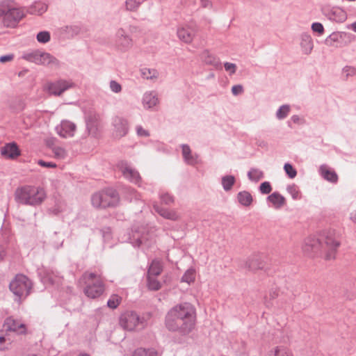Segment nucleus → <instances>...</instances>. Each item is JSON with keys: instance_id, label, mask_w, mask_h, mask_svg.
<instances>
[{"instance_id": "59", "label": "nucleus", "mask_w": 356, "mask_h": 356, "mask_svg": "<svg viewBox=\"0 0 356 356\" xmlns=\"http://www.w3.org/2000/svg\"><path fill=\"white\" fill-rule=\"evenodd\" d=\"M224 67L225 70L227 72H229L230 74H234L236 72V66L234 63L226 62L224 64Z\"/></svg>"}, {"instance_id": "16", "label": "nucleus", "mask_w": 356, "mask_h": 356, "mask_svg": "<svg viewBox=\"0 0 356 356\" xmlns=\"http://www.w3.org/2000/svg\"><path fill=\"white\" fill-rule=\"evenodd\" d=\"M3 327L6 332H13L17 334H25L26 332L25 324L13 317H8L5 320Z\"/></svg>"}, {"instance_id": "17", "label": "nucleus", "mask_w": 356, "mask_h": 356, "mask_svg": "<svg viewBox=\"0 0 356 356\" xmlns=\"http://www.w3.org/2000/svg\"><path fill=\"white\" fill-rule=\"evenodd\" d=\"M0 152L3 158L10 160L17 159L21 154V151L15 142L5 144L1 147Z\"/></svg>"}, {"instance_id": "34", "label": "nucleus", "mask_w": 356, "mask_h": 356, "mask_svg": "<svg viewBox=\"0 0 356 356\" xmlns=\"http://www.w3.org/2000/svg\"><path fill=\"white\" fill-rule=\"evenodd\" d=\"M246 266L250 270L262 269L264 268V264L261 261L258 256H254L253 257L250 258L246 262Z\"/></svg>"}, {"instance_id": "35", "label": "nucleus", "mask_w": 356, "mask_h": 356, "mask_svg": "<svg viewBox=\"0 0 356 356\" xmlns=\"http://www.w3.org/2000/svg\"><path fill=\"white\" fill-rule=\"evenodd\" d=\"M248 177L252 182H258L264 177V172L258 168H252L248 172Z\"/></svg>"}, {"instance_id": "7", "label": "nucleus", "mask_w": 356, "mask_h": 356, "mask_svg": "<svg viewBox=\"0 0 356 356\" xmlns=\"http://www.w3.org/2000/svg\"><path fill=\"white\" fill-rule=\"evenodd\" d=\"M32 286L31 280L22 274L17 275L9 284L10 290L15 296V300L19 302L30 294Z\"/></svg>"}, {"instance_id": "8", "label": "nucleus", "mask_w": 356, "mask_h": 356, "mask_svg": "<svg viewBox=\"0 0 356 356\" xmlns=\"http://www.w3.org/2000/svg\"><path fill=\"white\" fill-rule=\"evenodd\" d=\"M83 278L86 283L85 294L90 298H97L104 291V285L97 275L94 273H86Z\"/></svg>"}, {"instance_id": "61", "label": "nucleus", "mask_w": 356, "mask_h": 356, "mask_svg": "<svg viewBox=\"0 0 356 356\" xmlns=\"http://www.w3.org/2000/svg\"><path fill=\"white\" fill-rule=\"evenodd\" d=\"M38 163L40 166H42V167H46V168H56V163H52V162H47L43 160H39Z\"/></svg>"}, {"instance_id": "45", "label": "nucleus", "mask_w": 356, "mask_h": 356, "mask_svg": "<svg viewBox=\"0 0 356 356\" xmlns=\"http://www.w3.org/2000/svg\"><path fill=\"white\" fill-rule=\"evenodd\" d=\"M122 301V298L117 294L111 296L107 301V306L111 309H116Z\"/></svg>"}, {"instance_id": "23", "label": "nucleus", "mask_w": 356, "mask_h": 356, "mask_svg": "<svg viewBox=\"0 0 356 356\" xmlns=\"http://www.w3.org/2000/svg\"><path fill=\"white\" fill-rule=\"evenodd\" d=\"M39 65L54 67L57 68L60 67V61L49 53L41 51Z\"/></svg>"}, {"instance_id": "44", "label": "nucleus", "mask_w": 356, "mask_h": 356, "mask_svg": "<svg viewBox=\"0 0 356 356\" xmlns=\"http://www.w3.org/2000/svg\"><path fill=\"white\" fill-rule=\"evenodd\" d=\"M51 151L54 155V157L57 159H63L67 155L66 150L60 146H53L51 147Z\"/></svg>"}, {"instance_id": "25", "label": "nucleus", "mask_w": 356, "mask_h": 356, "mask_svg": "<svg viewBox=\"0 0 356 356\" xmlns=\"http://www.w3.org/2000/svg\"><path fill=\"white\" fill-rule=\"evenodd\" d=\"M48 9V4L43 1L33 2L27 9V13L31 15H42Z\"/></svg>"}, {"instance_id": "32", "label": "nucleus", "mask_w": 356, "mask_h": 356, "mask_svg": "<svg viewBox=\"0 0 356 356\" xmlns=\"http://www.w3.org/2000/svg\"><path fill=\"white\" fill-rule=\"evenodd\" d=\"M237 200L244 207L250 206L253 200L252 195L247 191H240L237 194Z\"/></svg>"}, {"instance_id": "20", "label": "nucleus", "mask_w": 356, "mask_h": 356, "mask_svg": "<svg viewBox=\"0 0 356 356\" xmlns=\"http://www.w3.org/2000/svg\"><path fill=\"white\" fill-rule=\"evenodd\" d=\"M300 45L303 54L309 55L314 48V42L311 35L307 33H302L300 36Z\"/></svg>"}, {"instance_id": "1", "label": "nucleus", "mask_w": 356, "mask_h": 356, "mask_svg": "<svg viewBox=\"0 0 356 356\" xmlns=\"http://www.w3.org/2000/svg\"><path fill=\"white\" fill-rule=\"evenodd\" d=\"M195 320V307L191 303L183 302L174 306L168 312L165 325L169 331L186 335L193 330Z\"/></svg>"}, {"instance_id": "33", "label": "nucleus", "mask_w": 356, "mask_h": 356, "mask_svg": "<svg viewBox=\"0 0 356 356\" xmlns=\"http://www.w3.org/2000/svg\"><path fill=\"white\" fill-rule=\"evenodd\" d=\"M40 51V50L36 49L26 52L22 55V58L27 61L39 65Z\"/></svg>"}, {"instance_id": "39", "label": "nucleus", "mask_w": 356, "mask_h": 356, "mask_svg": "<svg viewBox=\"0 0 356 356\" xmlns=\"http://www.w3.org/2000/svg\"><path fill=\"white\" fill-rule=\"evenodd\" d=\"M132 356H159V355L154 348L145 349L139 348L135 350Z\"/></svg>"}, {"instance_id": "4", "label": "nucleus", "mask_w": 356, "mask_h": 356, "mask_svg": "<svg viewBox=\"0 0 356 356\" xmlns=\"http://www.w3.org/2000/svg\"><path fill=\"white\" fill-rule=\"evenodd\" d=\"M25 16L24 9L15 6L10 1H3L0 3V19L4 26L14 28Z\"/></svg>"}, {"instance_id": "31", "label": "nucleus", "mask_w": 356, "mask_h": 356, "mask_svg": "<svg viewBox=\"0 0 356 356\" xmlns=\"http://www.w3.org/2000/svg\"><path fill=\"white\" fill-rule=\"evenodd\" d=\"M236 183V178L234 175H227L221 178V185L226 192L231 191Z\"/></svg>"}, {"instance_id": "54", "label": "nucleus", "mask_w": 356, "mask_h": 356, "mask_svg": "<svg viewBox=\"0 0 356 356\" xmlns=\"http://www.w3.org/2000/svg\"><path fill=\"white\" fill-rule=\"evenodd\" d=\"M110 89L115 93H119L122 90L121 85L116 81L111 80L109 83Z\"/></svg>"}, {"instance_id": "53", "label": "nucleus", "mask_w": 356, "mask_h": 356, "mask_svg": "<svg viewBox=\"0 0 356 356\" xmlns=\"http://www.w3.org/2000/svg\"><path fill=\"white\" fill-rule=\"evenodd\" d=\"M161 201L165 204H170L174 202V197L168 193L160 195Z\"/></svg>"}, {"instance_id": "12", "label": "nucleus", "mask_w": 356, "mask_h": 356, "mask_svg": "<svg viewBox=\"0 0 356 356\" xmlns=\"http://www.w3.org/2000/svg\"><path fill=\"white\" fill-rule=\"evenodd\" d=\"M37 273L41 282L45 285H52L58 287L62 284L63 277L60 275L57 270L42 266L38 268Z\"/></svg>"}, {"instance_id": "19", "label": "nucleus", "mask_w": 356, "mask_h": 356, "mask_svg": "<svg viewBox=\"0 0 356 356\" xmlns=\"http://www.w3.org/2000/svg\"><path fill=\"white\" fill-rule=\"evenodd\" d=\"M181 147L184 162L190 165H196L198 163V155L195 153L193 154L187 144H182Z\"/></svg>"}, {"instance_id": "42", "label": "nucleus", "mask_w": 356, "mask_h": 356, "mask_svg": "<svg viewBox=\"0 0 356 356\" xmlns=\"http://www.w3.org/2000/svg\"><path fill=\"white\" fill-rule=\"evenodd\" d=\"M341 34L339 32H333L328 35L325 40V44L327 46H334L335 42H339L341 39Z\"/></svg>"}, {"instance_id": "51", "label": "nucleus", "mask_w": 356, "mask_h": 356, "mask_svg": "<svg viewBox=\"0 0 356 356\" xmlns=\"http://www.w3.org/2000/svg\"><path fill=\"white\" fill-rule=\"evenodd\" d=\"M312 30L318 34L322 35L324 33L325 29L323 24L320 22H314L312 24Z\"/></svg>"}, {"instance_id": "6", "label": "nucleus", "mask_w": 356, "mask_h": 356, "mask_svg": "<svg viewBox=\"0 0 356 356\" xmlns=\"http://www.w3.org/2000/svg\"><path fill=\"white\" fill-rule=\"evenodd\" d=\"M122 241L130 243L134 248H141L145 250L152 247L155 241L153 234L146 231V228L142 227L138 229H132L131 232L124 236Z\"/></svg>"}, {"instance_id": "43", "label": "nucleus", "mask_w": 356, "mask_h": 356, "mask_svg": "<svg viewBox=\"0 0 356 356\" xmlns=\"http://www.w3.org/2000/svg\"><path fill=\"white\" fill-rule=\"evenodd\" d=\"M141 75L146 79H154L159 76V72L155 69L143 68L141 69Z\"/></svg>"}, {"instance_id": "50", "label": "nucleus", "mask_w": 356, "mask_h": 356, "mask_svg": "<svg viewBox=\"0 0 356 356\" xmlns=\"http://www.w3.org/2000/svg\"><path fill=\"white\" fill-rule=\"evenodd\" d=\"M37 40L40 43H47L50 40V33L48 31H40L37 34Z\"/></svg>"}, {"instance_id": "56", "label": "nucleus", "mask_w": 356, "mask_h": 356, "mask_svg": "<svg viewBox=\"0 0 356 356\" xmlns=\"http://www.w3.org/2000/svg\"><path fill=\"white\" fill-rule=\"evenodd\" d=\"M136 134L139 137H148L149 136V131L143 129L141 125H137L136 127Z\"/></svg>"}, {"instance_id": "60", "label": "nucleus", "mask_w": 356, "mask_h": 356, "mask_svg": "<svg viewBox=\"0 0 356 356\" xmlns=\"http://www.w3.org/2000/svg\"><path fill=\"white\" fill-rule=\"evenodd\" d=\"M243 92V87L241 85H234L232 88V92L236 96Z\"/></svg>"}, {"instance_id": "14", "label": "nucleus", "mask_w": 356, "mask_h": 356, "mask_svg": "<svg viewBox=\"0 0 356 356\" xmlns=\"http://www.w3.org/2000/svg\"><path fill=\"white\" fill-rule=\"evenodd\" d=\"M114 42L115 47L123 52L128 51L133 45L132 38L122 28L116 31Z\"/></svg>"}, {"instance_id": "13", "label": "nucleus", "mask_w": 356, "mask_h": 356, "mask_svg": "<svg viewBox=\"0 0 356 356\" xmlns=\"http://www.w3.org/2000/svg\"><path fill=\"white\" fill-rule=\"evenodd\" d=\"M112 135L114 138L120 139L127 135L129 124L127 119L122 116H115L112 119Z\"/></svg>"}, {"instance_id": "37", "label": "nucleus", "mask_w": 356, "mask_h": 356, "mask_svg": "<svg viewBox=\"0 0 356 356\" xmlns=\"http://www.w3.org/2000/svg\"><path fill=\"white\" fill-rule=\"evenodd\" d=\"M291 111V106L289 104H283L277 110L275 117L277 120H282L285 119Z\"/></svg>"}, {"instance_id": "48", "label": "nucleus", "mask_w": 356, "mask_h": 356, "mask_svg": "<svg viewBox=\"0 0 356 356\" xmlns=\"http://www.w3.org/2000/svg\"><path fill=\"white\" fill-rule=\"evenodd\" d=\"M86 129L88 134L95 136L97 134V128L95 122L90 118H87L86 121Z\"/></svg>"}, {"instance_id": "57", "label": "nucleus", "mask_w": 356, "mask_h": 356, "mask_svg": "<svg viewBox=\"0 0 356 356\" xmlns=\"http://www.w3.org/2000/svg\"><path fill=\"white\" fill-rule=\"evenodd\" d=\"M291 122L294 124H302L304 122L303 119L300 118L298 115H293L291 117L290 120L287 122V125L289 127H292Z\"/></svg>"}, {"instance_id": "21", "label": "nucleus", "mask_w": 356, "mask_h": 356, "mask_svg": "<svg viewBox=\"0 0 356 356\" xmlns=\"http://www.w3.org/2000/svg\"><path fill=\"white\" fill-rule=\"evenodd\" d=\"M318 172L325 180L332 184L337 183L339 179L337 174L334 170L329 168L325 164H323L320 166Z\"/></svg>"}, {"instance_id": "10", "label": "nucleus", "mask_w": 356, "mask_h": 356, "mask_svg": "<svg viewBox=\"0 0 356 356\" xmlns=\"http://www.w3.org/2000/svg\"><path fill=\"white\" fill-rule=\"evenodd\" d=\"M117 169L122 173L124 179L140 186L141 177L138 171L127 161H120L116 164Z\"/></svg>"}, {"instance_id": "64", "label": "nucleus", "mask_w": 356, "mask_h": 356, "mask_svg": "<svg viewBox=\"0 0 356 356\" xmlns=\"http://www.w3.org/2000/svg\"><path fill=\"white\" fill-rule=\"evenodd\" d=\"M350 219L356 223V210L350 213Z\"/></svg>"}, {"instance_id": "58", "label": "nucleus", "mask_w": 356, "mask_h": 356, "mask_svg": "<svg viewBox=\"0 0 356 356\" xmlns=\"http://www.w3.org/2000/svg\"><path fill=\"white\" fill-rule=\"evenodd\" d=\"M8 341L9 339L3 335V332H0V350H4L8 348L7 345L10 343Z\"/></svg>"}, {"instance_id": "27", "label": "nucleus", "mask_w": 356, "mask_h": 356, "mask_svg": "<svg viewBox=\"0 0 356 356\" xmlns=\"http://www.w3.org/2000/svg\"><path fill=\"white\" fill-rule=\"evenodd\" d=\"M267 201L270 202L274 208L280 209L285 204V198L277 192H274L267 197Z\"/></svg>"}, {"instance_id": "24", "label": "nucleus", "mask_w": 356, "mask_h": 356, "mask_svg": "<svg viewBox=\"0 0 356 356\" xmlns=\"http://www.w3.org/2000/svg\"><path fill=\"white\" fill-rule=\"evenodd\" d=\"M326 15L329 19L337 22H343L346 19V12L339 7L332 8Z\"/></svg>"}, {"instance_id": "18", "label": "nucleus", "mask_w": 356, "mask_h": 356, "mask_svg": "<svg viewBox=\"0 0 356 356\" xmlns=\"http://www.w3.org/2000/svg\"><path fill=\"white\" fill-rule=\"evenodd\" d=\"M57 134L63 138L72 137L74 135L76 125L68 120H63L59 126L56 127Z\"/></svg>"}, {"instance_id": "41", "label": "nucleus", "mask_w": 356, "mask_h": 356, "mask_svg": "<svg viewBox=\"0 0 356 356\" xmlns=\"http://www.w3.org/2000/svg\"><path fill=\"white\" fill-rule=\"evenodd\" d=\"M195 279V270L194 268H188L183 275L181 278L182 282L188 283V284L193 283Z\"/></svg>"}, {"instance_id": "29", "label": "nucleus", "mask_w": 356, "mask_h": 356, "mask_svg": "<svg viewBox=\"0 0 356 356\" xmlns=\"http://www.w3.org/2000/svg\"><path fill=\"white\" fill-rule=\"evenodd\" d=\"M81 31V28L79 24H70L62 28V32L66 35L67 38H73L78 35Z\"/></svg>"}, {"instance_id": "11", "label": "nucleus", "mask_w": 356, "mask_h": 356, "mask_svg": "<svg viewBox=\"0 0 356 356\" xmlns=\"http://www.w3.org/2000/svg\"><path fill=\"white\" fill-rule=\"evenodd\" d=\"M120 325L124 330L132 331L138 325H144V318L134 311H126L120 316Z\"/></svg>"}, {"instance_id": "62", "label": "nucleus", "mask_w": 356, "mask_h": 356, "mask_svg": "<svg viewBox=\"0 0 356 356\" xmlns=\"http://www.w3.org/2000/svg\"><path fill=\"white\" fill-rule=\"evenodd\" d=\"M14 58L13 54H7L0 56V63H6L11 61Z\"/></svg>"}, {"instance_id": "46", "label": "nucleus", "mask_w": 356, "mask_h": 356, "mask_svg": "<svg viewBox=\"0 0 356 356\" xmlns=\"http://www.w3.org/2000/svg\"><path fill=\"white\" fill-rule=\"evenodd\" d=\"M143 2V0H126V10L129 11H136Z\"/></svg>"}, {"instance_id": "15", "label": "nucleus", "mask_w": 356, "mask_h": 356, "mask_svg": "<svg viewBox=\"0 0 356 356\" xmlns=\"http://www.w3.org/2000/svg\"><path fill=\"white\" fill-rule=\"evenodd\" d=\"M197 27L195 24H188L186 27L179 28L177 34L180 40L185 43H190L193 40Z\"/></svg>"}, {"instance_id": "2", "label": "nucleus", "mask_w": 356, "mask_h": 356, "mask_svg": "<svg viewBox=\"0 0 356 356\" xmlns=\"http://www.w3.org/2000/svg\"><path fill=\"white\" fill-rule=\"evenodd\" d=\"M323 242L328 248L325 259L327 260L334 259L337 249L340 245L338 235L334 229L324 230L321 239L315 236L307 237L305 240L302 250L307 254L316 253L318 251Z\"/></svg>"}, {"instance_id": "38", "label": "nucleus", "mask_w": 356, "mask_h": 356, "mask_svg": "<svg viewBox=\"0 0 356 356\" xmlns=\"http://www.w3.org/2000/svg\"><path fill=\"white\" fill-rule=\"evenodd\" d=\"M147 285L152 291H158L161 288V283L156 279V276L147 275Z\"/></svg>"}, {"instance_id": "52", "label": "nucleus", "mask_w": 356, "mask_h": 356, "mask_svg": "<svg viewBox=\"0 0 356 356\" xmlns=\"http://www.w3.org/2000/svg\"><path fill=\"white\" fill-rule=\"evenodd\" d=\"M272 191V187L268 181H264L259 186V191L262 194H269Z\"/></svg>"}, {"instance_id": "26", "label": "nucleus", "mask_w": 356, "mask_h": 356, "mask_svg": "<svg viewBox=\"0 0 356 356\" xmlns=\"http://www.w3.org/2000/svg\"><path fill=\"white\" fill-rule=\"evenodd\" d=\"M201 59L207 64L211 65L216 68L220 67L221 63L219 59L213 54H211L209 50H204L201 54Z\"/></svg>"}, {"instance_id": "36", "label": "nucleus", "mask_w": 356, "mask_h": 356, "mask_svg": "<svg viewBox=\"0 0 356 356\" xmlns=\"http://www.w3.org/2000/svg\"><path fill=\"white\" fill-rule=\"evenodd\" d=\"M270 356H293L292 352L284 346H276Z\"/></svg>"}, {"instance_id": "28", "label": "nucleus", "mask_w": 356, "mask_h": 356, "mask_svg": "<svg viewBox=\"0 0 356 356\" xmlns=\"http://www.w3.org/2000/svg\"><path fill=\"white\" fill-rule=\"evenodd\" d=\"M154 209L162 217L169 219L171 220H177L179 218V215L177 213L173 210H169L165 208L160 207L157 205H155Z\"/></svg>"}, {"instance_id": "22", "label": "nucleus", "mask_w": 356, "mask_h": 356, "mask_svg": "<svg viewBox=\"0 0 356 356\" xmlns=\"http://www.w3.org/2000/svg\"><path fill=\"white\" fill-rule=\"evenodd\" d=\"M142 103L145 109H152L159 103L157 95L154 91H149L144 93Z\"/></svg>"}, {"instance_id": "40", "label": "nucleus", "mask_w": 356, "mask_h": 356, "mask_svg": "<svg viewBox=\"0 0 356 356\" xmlns=\"http://www.w3.org/2000/svg\"><path fill=\"white\" fill-rule=\"evenodd\" d=\"M123 193L125 197L129 201H132L133 200H139V195L137 191L131 186H124L123 188Z\"/></svg>"}, {"instance_id": "5", "label": "nucleus", "mask_w": 356, "mask_h": 356, "mask_svg": "<svg viewBox=\"0 0 356 356\" xmlns=\"http://www.w3.org/2000/svg\"><path fill=\"white\" fill-rule=\"evenodd\" d=\"M120 202L117 191L107 188L94 193L91 197L92 205L97 209H106L116 207Z\"/></svg>"}, {"instance_id": "63", "label": "nucleus", "mask_w": 356, "mask_h": 356, "mask_svg": "<svg viewBox=\"0 0 356 356\" xmlns=\"http://www.w3.org/2000/svg\"><path fill=\"white\" fill-rule=\"evenodd\" d=\"M200 3L203 8H212V3L209 0H200Z\"/></svg>"}, {"instance_id": "3", "label": "nucleus", "mask_w": 356, "mask_h": 356, "mask_svg": "<svg viewBox=\"0 0 356 356\" xmlns=\"http://www.w3.org/2000/svg\"><path fill=\"white\" fill-rule=\"evenodd\" d=\"M15 198L17 203L35 207L42 203L46 193L42 187L25 185L16 189Z\"/></svg>"}, {"instance_id": "30", "label": "nucleus", "mask_w": 356, "mask_h": 356, "mask_svg": "<svg viewBox=\"0 0 356 356\" xmlns=\"http://www.w3.org/2000/svg\"><path fill=\"white\" fill-rule=\"evenodd\" d=\"M163 270V266L161 261L158 259H154L152 261L148 270L147 275L158 276Z\"/></svg>"}, {"instance_id": "9", "label": "nucleus", "mask_w": 356, "mask_h": 356, "mask_svg": "<svg viewBox=\"0 0 356 356\" xmlns=\"http://www.w3.org/2000/svg\"><path fill=\"white\" fill-rule=\"evenodd\" d=\"M76 87L75 82L71 79L58 78L47 81L44 85V90L54 97H60L66 91Z\"/></svg>"}, {"instance_id": "47", "label": "nucleus", "mask_w": 356, "mask_h": 356, "mask_svg": "<svg viewBox=\"0 0 356 356\" xmlns=\"http://www.w3.org/2000/svg\"><path fill=\"white\" fill-rule=\"evenodd\" d=\"M287 192L291 195L293 200H299L301 197L300 192L296 184H291L286 187Z\"/></svg>"}, {"instance_id": "49", "label": "nucleus", "mask_w": 356, "mask_h": 356, "mask_svg": "<svg viewBox=\"0 0 356 356\" xmlns=\"http://www.w3.org/2000/svg\"><path fill=\"white\" fill-rule=\"evenodd\" d=\"M284 170L286 174L287 175V176L290 179H293L297 175L296 170L289 163H286L284 164Z\"/></svg>"}, {"instance_id": "55", "label": "nucleus", "mask_w": 356, "mask_h": 356, "mask_svg": "<svg viewBox=\"0 0 356 356\" xmlns=\"http://www.w3.org/2000/svg\"><path fill=\"white\" fill-rule=\"evenodd\" d=\"M342 71L346 77L353 76L356 74V68L352 66L346 65L343 68Z\"/></svg>"}]
</instances>
